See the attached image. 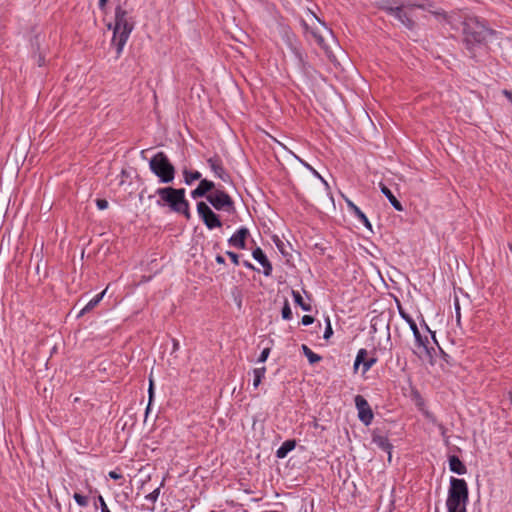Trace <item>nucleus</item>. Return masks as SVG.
Returning <instances> with one entry per match:
<instances>
[{
	"label": "nucleus",
	"mask_w": 512,
	"mask_h": 512,
	"mask_svg": "<svg viewBox=\"0 0 512 512\" xmlns=\"http://www.w3.org/2000/svg\"><path fill=\"white\" fill-rule=\"evenodd\" d=\"M464 42L473 57L486 51L488 38L492 31L487 29L477 18L469 17L463 22Z\"/></svg>",
	"instance_id": "obj_1"
},
{
	"label": "nucleus",
	"mask_w": 512,
	"mask_h": 512,
	"mask_svg": "<svg viewBox=\"0 0 512 512\" xmlns=\"http://www.w3.org/2000/svg\"><path fill=\"white\" fill-rule=\"evenodd\" d=\"M134 19L132 13L117 6L115 8L114 24H108V28L113 30L112 45L116 48L117 56H120L134 29Z\"/></svg>",
	"instance_id": "obj_2"
},
{
	"label": "nucleus",
	"mask_w": 512,
	"mask_h": 512,
	"mask_svg": "<svg viewBox=\"0 0 512 512\" xmlns=\"http://www.w3.org/2000/svg\"><path fill=\"white\" fill-rule=\"evenodd\" d=\"M468 485L464 479L451 477L447 492V512H467Z\"/></svg>",
	"instance_id": "obj_3"
},
{
	"label": "nucleus",
	"mask_w": 512,
	"mask_h": 512,
	"mask_svg": "<svg viewBox=\"0 0 512 512\" xmlns=\"http://www.w3.org/2000/svg\"><path fill=\"white\" fill-rule=\"evenodd\" d=\"M156 194L159 196L158 205H168L172 211L182 213L187 218L190 217L189 203L185 198V189L163 187L158 188Z\"/></svg>",
	"instance_id": "obj_4"
},
{
	"label": "nucleus",
	"mask_w": 512,
	"mask_h": 512,
	"mask_svg": "<svg viewBox=\"0 0 512 512\" xmlns=\"http://www.w3.org/2000/svg\"><path fill=\"white\" fill-rule=\"evenodd\" d=\"M421 330L413 334L415 339L414 354L424 361H430L433 357L434 348L431 342L437 343L435 334L430 330L425 321H422Z\"/></svg>",
	"instance_id": "obj_5"
},
{
	"label": "nucleus",
	"mask_w": 512,
	"mask_h": 512,
	"mask_svg": "<svg viewBox=\"0 0 512 512\" xmlns=\"http://www.w3.org/2000/svg\"><path fill=\"white\" fill-rule=\"evenodd\" d=\"M149 168L161 183H171L175 178V168L163 152L156 153L150 159Z\"/></svg>",
	"instance_id": "obj_6"
},
{
	"label": "nucleus",
	"mask_w": 512,
	"mask_h": 512,
	"mask_svg": "<svg viewBox=\"0 0 512 512\" xmlns=\"http://www.w3.org/2000/svg\"><path fill=\"white\" fill-rule=\"evenodd\" d=\"M207 201L218 211L232 212L234 202L232 198L222 189H215L207 195Z\"/></svg>",
	"instance_id": "obj_7"
},
{
	"label": "nucleus",
	"mask_w": 512,
	"mask_h": 512,
	"mask_svg": "<svg viewBox=\"0 0 512 512\" xmlns=\"http://www.w3.org/2000/svg\"><path fill=\"white\" fill-rule=\"evenodd\" d=\"M197 213L207 229L213 230L222 226L219 216L206 202L200 201L197 203Z\"/></svg>",
	"instance_id": "obj_8"
},
{
	"label": "nucleus",
	"mask_w": 512,
	"mask_h": 512,
	"mask_svg": "<svg viewBox=\"0 0 512 512\" xmlns=\"http://www.w3.org/2000/svg\"><path fill=\"white\" fill-rule=\"evenodd\" d=\"M354 401L360 421L365 425H370L373 420V412L367 400L363 396L357 395Z\"/></svg>",
	"instance_id": "obj_9"
},
{
	"label": "nucleus",
	"mask_w": 512,
	"mask_h": 512,
	"mask_svg": "<svg viewBox=\"0 0 512 512\" xmlns=\"http://www.w3.org/2000/svg\"><path fill=\"white\" fill-rule=\"evenodd\" d=\"M249 235V230L246 227H240L229 239L230 246L237 249L246 248V239Z\"/></svg>",
	"instance_id": "obj_10"
},
{
	"label": "nucleus",
	"mask_w": 512,
	"mask_h": 512,
	"mask_svg": "<svg viewBox=\"0 0 512 512\" xmlns=\"http://www.w3.org/2000/svg\"><path fill=\"white\" fill-rule=\"evenodd\" d=\"M252 257L255 261H257L263 268V274L265 276H270L273 271L272 264L268 260L267 256L263 252V250L260 247H256L252 251Z\"/></svg>",
	"instance_id": "obj_11"
},
{
	"label": "nucleus",
	"mask_w": 512,
	"mask_h": 512,
	"mask_svg": "<svg viewBox=\"0 0 512 512\" xmlns=\"http://www.w3.org/2000/svg\"><path fill=\"white\" fill-rule=\"evenodd\" d=\"M207 164L210 170L214 173V175L221 180L227 182L229 180V175L225 171L222 161L219 157H210L207 159Z\"/></svg>",
	"instance_id": "obj_12"
},
{
	"label": "nucleus",
	"mask_w": 512,
	"mask_h": 512,
	"mask_svg": "<svg viewBox=\"0 0 512 512\" xmlns=\"http://www.w3.org/2000/svg\"><path fill=\"white\" fill-rule=\"evenodd\" d=\"M215 189V184L212 181L207 179H201L197 188L191 191V197L193 199H198L204 196L207 197V195L214 191Z\"/></svg>",
	"instance_id": "obj_13"
},
{
	"label": "nucleus",
	"mask_w": 512,
	"mask_h": 512,
	"mask_svg": "<svg viewBox=\"0 0 512 512\" xmlns=\"http://www.w3.org/2000/svg\"><path fill=\"white\" fill-rule=\"evenodd\" d=\"M384 9L387 11V13L395 17L404 26L408 28H411L413 26L412 20L402 7H385Z\"/></svg>",
	"instance_id": "obj_14"
},
{
	"label": "nucleus",
	"mask_w": 512,
	"mask_h": 512,
	"mask_svg": "<svg viewBox=\"0 0 512 512\" xmlns=\"http://www.w3.org/2000/svg\"><path fill=\"white\" fill-rule=\"evenodd\" d=\"M449 469L458 475H464L467 472L464 463L455 455L449 457Z\"/></svg>",
	"instance_id": "obj_15"
},
{
	"label": "nucleus",
	"mask_w": 512,
	"mask_h": 512,
	"mask_svg": "<svg viewBox=\"0 0 512 512\" xmlns=\"http://www.w3.org/2000/svg\"><path fill=\"white\" fill-rule=\"evenodd\" d=\"M380 190L381 192L386 196V198L388 199V201L390 202V204L393 206V208L397 211H403L404 208L402 206V204L397 200V198L393 195V193L391 192V190L385 186L384 184L380 183Z\"/></svg>",
	"instance_id": "obj_16"
},
{
	"label": "nucleus",
	"mask_w": 512,
	"mask_h": 512,
	"mask_svg": "<svg viewBox=\"0 0 512 512\" xmlns=\"http://www.w3.org/2000/svg\"><path fill=\"white\" fill-rule=\"evenodd\" d=\"M106 291H107V288L104 289L102 292L98 293L97 295H95L81 310L80 312L78 313L77 317H80L82 316L83 314L91 311L92 309H94L99 303L100 301L103 299L104 295L106 294Z\"/></svg>",
	"instance_id": "obj_17"
},
{
	"label": "nucleus",
	"mask_w": 512,
	"mask_h": 512,
	"mask_svg": "<svg viewBox=\"0 0 512 512\" xmlns=\"http://www.w3.org/2000/svg\"><path fill=\"white\" fill-rule=\"evenodd\" d=\"M398 312H399V315L401 316V318L409 325L413 334H415L421 330V327L419 328L417 326V324L413 320V318L399 304H398Z\"/></svg>",
	"instance_id": "obj_18"
},
{
	"label": "nucleus",
	"mask_w": 512,
	"mask_h": 512,
	"mask_svg": "<svg viewBox=\"0 0 512 512\" xmlns=\"http://www.w3.org/2000/svg\"><path fill=\"white\" fill-rule=\"evenodd\" d=\"M296 446V442L294 440H287L282 443V445L277 449L276 456L280 459L285 458L289 452H291Z\"/></svg>",
	"instance_id": "obj_19"
},
{
	"label": "nucleus",
	"mask_w": 512,
	"mask_h": 512,
	"mask_svg": "<svg viewBox=\"0 0 512 512\" xmlns=\"http://www.w3.org/2000/svg\"><path fill=\"white\" fill-rule=\"evenodd\" d=\"M291 294L293 296L295 304L300 306V308L303 311L310 312L312 310V306H311L310 302L305 301L299 291L292 290Z\"/></svg>",
	"instance_id": "obj_20"
},
{
	"label": "nucleus",
	"mask_w": 512,
	"mask_h": 512,
	"mask_svg": "<svg viewBox=\"0 0 512 512\" xmlns=\"http://www.w3.org/2000/svg\"><path fill=\"white\" fill-rule=\"evenodd\" d=\"M184 182L191 185L196 180H201L202 174L199 171L183 170Z\"/></svg>",
	"instance_id": "obj_21"
},
{
	"label": "nucleus",
	"mask_w": 512,
	"mask_h": 512,
	"mask_svg": "<svg viewBox=\"0 0 512 512\" xmlns=\"http://www.w3.org/2000/svg\"><path fill=\"white\" fill-rule=\"evenodd\" d=\"M252 373H253V387L256 389L259 387L263 378L265 377L266 368L265 367L255 368V369H253Z\"/></svg>",
	"instance_id": "obj_22"
},
{
	"label": "nucleus",
	"mask_w": 512,
	"mask_h": 512,
	"mask_svg": "<svg viewBox=\"0 0 512 512\" xmlns=\"http://www.w3.org/2000/svg\"><path fill=\"white\" fill-rule=\"evenodd\" d=\"M294 157L307 169L309 170L312 175L316 178H318L322 183H324L326 186L328 185L327 181L318 173L317 170H315L310 164L299 158L297 155H294Z\"/></svg>",
	"instance_id": "obj_23"
},
{
	"label": "nucleus",
	"mask_w": 512,
	"mask_h": 512,
	"mask_svg": "<svg viewBox=\"0 0 512 512\" xmlns=\"http://www.w3.org/2000/svg\"><path fill=\"white\" fill-rule=\"evenodd\" d=\"M164 486V480L161 481V483L159 484L158 487H156L151 493L147 494L145 496V499L147 501H150L151 503H156L158 498H159V495H160V491H161V488Z\"/></svg>",
	"instance_id": "obj_24"
},
{
	"label": "nucleus",
	"mask_w": 512,
	"mask_h": 512,
	"mask_svg": "<svg viewBox=\"0 0 512 512\" xmlns=\"http://www.w3.org/2000/svg\"><path fill=\"white\" fill-rule=\"evenodd\" d=\"M366 356H367V351L366 349H360L358 352H357V355H356V358H355V362H354V370L357 371V369L359 368V366L362 364L363 365V362L366 361Z\"/></svg>",
	"instance_id": "obj_25"
},
{
	"label": "nucleus",
	"mask_w": 512,
	"mask_h": 512,
	"mask_svg": "<svg viewBox=\"0 0 512 512\" xmlns=\"http://www.w3.org/2000/svg\"><path fill=\"white\" fill-rule=\"evenodd\" d=\"M424 416L426 417V419H427L429 422H431V423L435 424V425L438 427V429H439V431H440V433H441V435H442V436H445V434H446V429H445V427H444L442 424L437 423V421H436V419H435V417H434V415H433V414H431V413H430V412H428V411H424Z\"/></svg>",
	"instance_id": "obj_26"
},
{
	"label": "nucleus",
	"mask_w": 512,
	"mask_h": 512,
	"mask_svg": "<svg viewBox=\"0 0 512 512\" xmlns=\"http://www.w3.org/2000/svg\"><path fill=\"white\" fill-rule=\"evenodd\" d=\"M281 314H282V318L285 320H290L292 318V311H291L290 305L287 301H285V303L283 305Z\"/></svg>",
	"instance_id": "obj_27"
},
{
	"label": "nucleus",
	"mask_w": 512,
	"mask_h": 512,
	"mask_svg": "<svg viewBox=\"0 0 512 512\" xmlns=\"http://www.w3.org/2000/svg\"><path fill=\"white\" fill-rule=\"evenodd\" d=\"M325 323H326V328H325V331H324V339L325 340H328L332 334H333V330H332V326H331V321H330V318L327 316L325 318Z\"/></svg>",
	"instance_id": "obj_28"
},
{
	"label": "nucleus",
	"mask_w": 512,
	"mask_h": 512,
	"mask_svg": "<svg viewBox=\"0 0 512 512\" xmlns=\"http://www.w3.org/2000/svg\"><path fill=\"white\" fill-rule=\"evenodd\" d=\"M306 357L310 364H315L321 360V357L312 350L307 353Z\"/></svg>",
	"instance_id": "obj_29"
},
{
	"label": "nucleus",
	"mask_w": 512,
	"mask_h": 512,
	"mask_svg": "<svg viewBox=\"0 0 512 512\" xmlns=\"http://www.w3.org/2000/svg\"><path fill=\"white\" fill-rule=\"evenodd\" d=\"M74 499L80 506H86L88 504V498L86 496H83L81 494L75 493Z\"/></svg>",
	"instance_id": "obj_30"
},
{
	"label": "nucleus",
	"mask_w": 512,
	"mask_h": 512,
	"mask_svg": "<svg viewBox=\"0 0 512 512\" xmlns=\"http://www.w3.org/2000/svg\"><path fill=\"white\" fill-rule=\"evenodd\" d=\"M375 363H376L375 358L366 359V361L363 362V373L368 372Z\"/></svg>",
	"instance_id": "obj_31"
},
{
	"label": "nucleus",
	"mask_w": 512,
	"mask_h": 512,
	"mask_svg": "<svg viewBox=\"0 0 512 512\" xmlns=\"http://www.w3.org/2000/svg\"><path fill=\"white\" fill-rule=\"evenodd\" d=\"M270 354V348H264L258 358L259 363H264Z\"/></svg>",
	"instance_id": "obj_32"
},
{
	"label": "nucleus",
	"mask_w": 512,
	"mask_h": 512,
	"mask_svg": "<svg viewBox=\"0 0 512 512\" xmlns=\"http://www.w3.org/2000/svg\"><path fill=\"white\" fill-rule=\"evenodd\" d=\"M96 206L99 210H105L108 207V201L105 199H97Z\"/></svg>",
	"instance_id": "obj_33"
},
{
	"label": "nucleus",
	"mask_w": 512,
	"mask_h": 512,
	"mask_svg": "<svg viewBox=\"0 0 512 512\" xmlns=\"http://www.w3.org/2000/svg\"><path fill=\"white\" fill-rule=\"evenodd\" d=\"M226 254L231 259V261L233 262L234 265L239 264V257L236 253H234L232 251H227Z\"/></svg>",
	"instance_id": "obj_34"
},
{
	"label": "nucleus",
	"mask_w": 512,
	"mask_h": 512,
	"mask_svg": "<svg viewBox=\"0 0 512 512\" xmlns=\"http://www.w3.org/2000/svg\"><path fill=\"white\" fill-rule=\"evenodd\" d=\"M304 326L311 325L314 322V318L310 315H304L301 320Z\"/></svg>",
	"instance_id": "obj_35"
},
{
	"label": "nucleus",
	"mask_w": 512,
	"mask_h": 512,
	"mask_svg": "<svg viewBox=\"0 0 512 512\" xmlns=\"http://www.w3.org/2000/svg\"><path fill=\"white\" fill-rule=\"evenodd\" d=\"M101 512H111L102 496H99Z\"/></svg>",
	"instance_id": "obj_36"
},
{
	"label": "nucleus",
	"mask_w": 512,
	"mask_h": 512,
	"mask_svg": "<svg viewBox=\"0 0 512 512\" xmlns=\"http://www.w3.org/2000/svg\"><path fill=\"white\" fill-rule=\"evenodd\" d=\"M354 216L359 219L360 217H364V213L360 210V208L356 205L353 210H350Z\"/></svg>",
	"instance_id": "obj_37"
},
{
	"label": "nucleus",
	"mask_w": 512,
	"mask_h": 512,
	"mask_svg": "<svg viewBox=\"0 0 512 512\" xmlns=\"http://www.w3.org/2000/svg\"><path fill=\"white\" fill-rule=\"evenodd\" d=\"M148 392H149V404H148V407H147V411L149 410V407H150V404H151V400H152V397H153V381L151 379H150V384H149Z\"/></svg>",
	"instance_id": "obj_38"
},
{
	"label": "nucleus",
	"mask_w": 512,
	"mask_h": 512,
	"mask_svg": "<svg viewBox=\"0 0 512 512\" xmlns=\"http://www.w3.org/2000/svg\"><path fill=\"white\" fill-rule=\"evenodd\" d=\"M108 475L111 479H114V480H119L122 478V475L116 471H110Z\"/></svg>",
	"instance_id": "obj_39"
},
{
	"label": "nucleus",
	"mask_w": 512,
	"mask_h": 512,
	"mask_svg": "<svg viewBox=\"0 0 512 512\" xmlns=\"http://www.w3.org/2000/svg\"><path fill=\"white\" fill-rule=\"evenodd\" d=\"M361 223H363L366 227L371 228V224L367 218V216L364 214V217H360L358 219Z\"/></svg>",
	"instance_id": "obj_40"
},
{
	"label": "nucleus",
	"mask_w": 512,
	"mask_h": 512,
	"mask_svg": "<svg viewBox=\"0 0 512 512\" xmlns=\"http://www.w3.org/2000/svg\"><path fill=\"white\" fill-rule=\"evenodd\" d=\"M345 202H346V204H347V207H348L349 211H350V210H353V209H354V207L356 206V205H355V204H354L350 199H348V198H346V199H345Z\"/></svg>",
	"instance_id": "obj_41"
},
{
	"label": "nucleus",
	"mask_w": 512,
	"mask_h": 512,
	"mask_svg": "<svg viewBox=\"0 0 512 512\" xmlns=\"http://www.w3.org/2000/svg\"><path fill=\"white\" fill-rule=\"evenodd\" d=\"M216 262L219 263V264H224L225 263V259L223 256L221 255H217L216 258H215Z\"/></svg>",
	"instance_id": "obj_42"
},
{
	"label": "nucleus",
	"mask_w": 512,
	"mask_h": 512,
	"mask_svg": "<svg viewBox=\"0 0 512 512\" xmlns=\"http://www.w3.org/2000/svg\"><path fill=\"white\" fill-rule=\"evenodd\" d=\"M108 1L109 0H99V7L103 9L107 5Z\"/></svg>",
	"instance_id": "obj_43"
},
{
	"label": "nucleus",
	"mask_w": 512,
	"mask_h": 512,
	"mask_svg": "<svg viewBox=\"0 0 512 512\" xmlns=\"http://www.w3.org/2000/svg\"><path fill=\"white\" fill-rule=\"evenodd\" d=\"M243 265L248 269H254V266L248 261H244Z\"/></svg>",
	"instance_id": "obj_44"
},
{
	"label": "nucleus",
	"mask_w": 512,
	"mask_h": 512,
	"mask_svg": "<svg viewBox=\"0 0 512 512\" xmlns=\"http://www.w3.org/2000/svg\"><path fill=\"white\" fill-rule=\"evenodd\" d=\"M314 36H315V38H316L317 42H318L320 45H322V44H323V38H322L321 36L317 35L316 33L314 34Z\"/></svg>",
	"instance_id": "obj_45"
},
{
	"label": "nucleus",
	"mask_w": 512,
	"mask_h": 512,
	"mask_svg": "<svg viewBox=\"0 0 512 512\" xmlns=\"http://www.w3.org/2000/svg\"><path fill=\"white\" fill-rule=\"evenodd\" d=\"M302 350H303V352H304L305 356L307 355V353H309V351H311V349H310V348H308L306 345H303V346H302Z\"/></svg>",
	"instance_id": "obj_46"
},
{
	"label": "nucleus",
	"mask_w": 512,
	"mask_h": 512,
	"mask_svg": "<svg viewBox=\"0 0 512 512\" xmlns=\"http://www.w3.org/2000/svg\"><path fill=\"white\" fill-rule=\"evenodd\" d=\"M383 447H384L385 450H389L390 449V445L387 444V443L386 444L383 443ZM388 453H390V451H388ZM390 458H391V454H389V459Z\"/></svg>",
	"instance_id": "obj_47"
},
{
	"label": "nucleus",
	"mask_w": 512,
	"mask_h": 512,
	"mask_svg": "<svg viewBox=\"0 0 512 512\" xmlns=\"http://www.w3.org/2000/svg\"><path fill=\"white\" fill-rule=\"evenodd\" d=\"M294 53H295L296 57H298L299 60L301 61V54L296 49L294 50Z\"/></svg>",
	"instance_id": "obj_48"
},
{
	"label": "nucleus",
	"mask_w": 512,
	"mask_h": 512,
	"mask_svg": "<svg viewBox=\"0 0 512 512\" xmlns=\"http://www.w3.org/2000/svg\"><path fill=\"white\" fill-rule=\"evenodd\" d=\"M508 396H509L510 403L512 404V390L509 391Z\"/></svg>",
	"instance_id": "obj_49"
},
{
	"label": "nucleus",
	"mask_w": 512,
	"mask_h": 512,
	"mask_svg": "<svg viewBox=\"0 0 512 512\" xmlns=\"http://www.w3.org/2000/svg\"><path fill=\"white\" fill-rule=\"evenodd\" d=\"M509 249L512 252V244L509 245Z\"/></svg>",
	"instance_id": "obj_50"
}]
</instances>
